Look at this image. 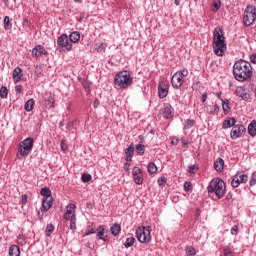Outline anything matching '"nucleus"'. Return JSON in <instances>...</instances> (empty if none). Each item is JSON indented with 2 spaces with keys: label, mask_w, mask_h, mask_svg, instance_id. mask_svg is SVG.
<instances>
[{
  "label": "nucleus",
  "mask_w": 256,
  "mask_h": 256,
  "mask_svg": "<svg viewBox=\"0 0 256 256\" xmlns=\"http://www.w3.org/2000/svg\"><path fill=\"white\" fill-rule=\"evenodd\" d=\"M233 75L236 81H247V79H251L253 77V68L251 67V63L240 59L237 60L233 65Z\"/></svg>",
  "instance_id": "1"
},
{
  "label": "nucleus",
  "mask_w": 256,
  "mask_h": 256,
  "mask_svg": "<svg viewBox=\"0 0 256 256\" xmlns=\"http://www.w3.org/2000/svg\"><path fill=\"white\" fill-rule=\"evenodd\" d=\"M213 49L215 55L223 57L227 51V43H225V35L222 28H215L213 32Z\"/></svg>",
  "instance_id": "2"
},
{
  "label": "nucleus",
  "mask_w": 256,
  "mask_h": 256,
  "mask_svg": "<svg viewBox=\"0 0 256 256\" xmlns=\"http://www.w3.org/2000/svg\"><path fill=\"white\" fill-rule=\"evenodd\" d=\"M207 191L210 194L213 193L216 199H223V197H225V192L227 191V186L225 185V181H223V179L214 178L207 186Z\"/></svg>",
  "instance_id": "3"
},
{
  "label": "nucleus",
  "mask_w": 256,
  "mask_h": 256,
  "mask_svg": "<svg viewBox=\"0 0 256 256\" xmlns=\"http://www.w3.org/2000/svg\"><path fill=\"white\" fill-rule=\"evenodd\" d=\"M114 83L120 89H127L129 85L133 84V78L131 77V74L128 71H121L114 77Z\"/></svg>",
  "instance_id": "4"
},
{
  "label": "nucleus",
  "mask_w": 256,
  "mask_h": 256,
  "mask_svg": "<svg viewBox=\"0 0 256 256\" xmlns=\"http://www.w3.org/2000/svg\"><path fill=\"white\" fill-rule=\"evenodd\" d=\"M77 209V206L73 203H70L66 206V212L64 213V220L70 221V229L71 231L77 230V215L75 214V211Z\"/></svg>",
  "instance_id": "5"
},
{
  "label": "nucleus",
  "mask_w": 256,
  "mask_h": 256,
  "mask_svg": "<svg viewBox=\"0 0 256 256\" xmlns=\"http://www.w3.org/2000/svg\"><path fill=\"white\" fill-rule=\"evenodd\" d=\"M151 226H142L136 229V238L139 243H151Z\"/></svg>",
  "instance_id": "6"
},
{
  "label": "nucleus",
  "mask_w": 256,
  "mask_h": 256,
  "mask_svg": "<svg viewBox=\"0 0 256 256\" xmlns=\"http://www.w3.org/2000/svg\"><path fill=\"white\" fill-rule=\"evenodd\" d=\"M256 20V8L255 6H247L244 11L243 23L245 27H251Z\"/></svg>",
  "instance_id": "7"
},
{
  "label": "nucleus",
  "mask_w": 256,
  "mask_h": 256,
  "mask_svg": "<svg viewBox=\"0 0 256 256\" xmlns=\"http://www.w3.org/2000/svg\"><path fill=\"white\" fill-rule=\"evenodd\" d=\"M35 140L33 138H26L19 144V153L21 157H27L33 151Z\"/></svg>",
  "instance_id": "8"
},
{
  "label": "nucleus",
  "mask_w": 256,
  "mask_h": 256,
  "mask_svg": "<svg viewBox=\"0 0 256 256\" xmlns=\"http://www.w3.org/2000/svg\"><path fill=\"white\" fill-rule=\"evenodd\" d=\"M58 51L63 53L65 51H71L73 49V44L69 42V36L67 34H62L57 39Z\"/></svg>",
  "instance_id": "9"
},
{
  "label": "nucleus",
  "mask_w": 256,
  "mask_h": 256,
  "mask_svg": "<svg viewBox=\"0 0 256 256\" xmlns=\"http://www.w3.org/2000/svg\"><path fill=\"white\" fill-rule=\"evenodd\" d=\"M247 181H249V175L245 174L244 172H237L231 180V187H233V189H237V187H239V185L245 184L247 183Z\"/></svg>",
  "instance_id": "10"
},
{
  "label": "nucleus",
  "mask_w": 256,
  "mask_h": 256,
  "mask_svg": "<svg viewBox=\"0 0 256 256\" xmlns=\"http://www.w3.org/2000/svg\"><path fill=\"white\" fill-rule=\"evenodd\" d=\"M245 131L246 129L243 124H236L230 132V138L235 141L236 139L243 137V135H245Z\"/></svg>",
  "instance_id": "11"
},
{
  "label": "nucleus",
  "mask_w": 256,
  "mask_h": 256,
  "mask_svg": "<svg viewBox=\"0 0 256 256\" xmlns=\"http://www.w3.org/2000/svg\"><path fill=\"white\" fill-rule=\"evenodd\" d=\"M160 114L162 117H164V119H173L175 112L170 104H165L164 108L160 110Z\"/></svg>",
  "instance_id": "12"
},
{
  "label": "nucleus",
  "mask_w": 256,
  "mask_h": 256,
  "mask_svg": "<svg viewBox=\"0 0 256 256\" xmlns=\"http://www.w3.org/2000/svg\"><path fill=\"white\" fill-rule=\"evenodd\" d=\"M132 177L136 185H143V173L141 172V168L134 167L132 170Z\"/></svg>",
  "instance_id": "13"
},
{
  "label": "nucleus",
  "mask_w": 256,
  "mask_h": 256,
  "mask_svg": "<svg viewBox=\"0 0 256 256\" xmlns=\"http://www.w3.org/2000/svg\"><path fill=\"white\" fill-rule=\"evenodd\" d=\"M51 207H53V197L43 198L42 207L40 208L41 213H47Z\"/></svg>",
  "instance_id": "14"
},
{
  "label": "nucleus",
  "mask_w": 256,
  "mask_h": 256,
  "mask_svg": "<svg viewBox=\"0 0 256 256\" xmlns=\"http://www.w3.org/2000/svg\"><path fill=\"white\" fill-rule=\"evenodd\" d=\"M167 95H169V84L162 81L158 86V97H167Z\"/></svg>",
  "instance_id": "15"
},
{
  "label": "nucleus",
  "mask_w": 256,
  "mask_h": 256,
  "mask_svg": "<svg viewBox=\"0 0 256 256\" xmlns=\"http://www.w3.org/2000/svg\"><path fill=\"white\" fill-rule=\"evenodd\" d=\"M183 83H185V80L180 75H178L177 72L174 73L171 78L172 87H174V89H179Z\"/></svg>",
  "instance_id": "16"
},
{
  "label": "nucleus",
  "mask_w": 256,
  "mask_h": 256,
  "mask_svg": "<svg viewBox=\"0 0 256 256\" xmlns=\"http://www.w3.org/2000/svg\"><path fill=\"white\" fill-rule=\"evenodd\" d=\"M107 233L105 225H101L96 229V237L101 241H107V236H104Z\"/></svg>",
  "instance_id": "17"
},
{
  "label": "nucleus",
  "mask_w": 256,
  "mask_h": 256,
  "mask_svg": "<svg viewBox=\"0 0 256 256\" xmlns=\"http://www.w3.org/2000/svg\"><path fill=\"white\" fill-rule=\"evenodd\" d=\"M237 120L233 117H228L224 120L222 124V129H231V127H235L237 124Z\"/></svg>",
  "instance_id": "18"
},
{
  "label": "nucleus",
  "mask_w": 256,
  "mask_h": 256,
  "mask_svg": "<svg viewBox=\"0 0 256 256\" xmlns=\"http://www.w3.org/2000/svg\"><path fill=\"white\" fill-rule=\"evenodd\" d=\"M235 94L237 97H251V94H249V90L246 86H238L236 88Z\"/></svg>",
  "instance_id": "19"
},
{
  "label": "nucleus",
  "mask_w": 256,
  "mask_h": 256,
  "mask_svg": "<svg viewBox=\"0 0 256 256\" xmlns=\"http://www.w3.org/2000/svg\"><path fill=\"white\" fill-rule=\"evenodd\" d=\"M133 153H135V146L133 144H130L129 147L125 150V157L127 163H131L133 159Z\"/></svg>",
  "instance_id": "20"
},
{
  "label": "nucleus",
  "mask_w": 256,
  "mask_h": 256,
  "mask_svg": "<svg viewBox=\"0 0 256 256\" xmlns=\"http://www.w3.org/2000/svg\"><path fill=\"white\" fill-rule=\"evenodd\" d=\"M224 165H225V160H223V158H218V159H216V161L214 162V169H215L218 173H221V171H223Z\"/></svg>",
  "instance_id": "21"
},
{
  "label": "nucleus",
  "mask_w": 256,
  "mask_h": 256,
  "mask_svg": "<svg viewBox=\"0 0 256 256\" xmlns=\"http://www.w3.org/2000/svg\"><path fill=\"white\" fill-rule=\"evenodd\" d=\"M222 101V109L224 115H228L231 112V103L227 99H221Z\"/></svg>",
  "instance_id": "22"
},
{
  "label": "nucleus",
  "mask_w": 256,
  "mask_h": 256,
  "mask_svg": "<svg viewBox=\"0 0 256 256\" xmlns=\"http://www.w3.org/2000/svg\"><path fill=\"white\" fill-rule=\"evenodd\" d=\"M33 107H35V100L33 98L25 102L24 109L27 113H31V111H33Z\"/></svg>",
  "instance_id": "23"
},
{
  "label": "nucleus",
  "mask_w": 256,
  "mask_h": 256,
  "mask_svg": "<svg viewBox=\"0 0 256 256\" xmlns=\"http://www.w3.org/2000/svg\"><path fill=\"white\" fill-rule=\"evenodd\" d=\"M248 134L250 137H255L256 136V121L253 120L249 125H248Z\"/></svg>",
  "instance_id": "24"
},
{
  "label": "nucleus",
  "mask_w": 256,
  "mask_h": 256,
  "mask_svg": "<svg viewBox=\"0 0 256 256\" xmlns=\"http://www.w3.org/2000/svg\"><path fill=\"white\" fill-rule=\"evenodd\" d=\"M21 77H23L22 70L19 67H16L13 70V79H14V81H16V82L21 81Z\"/></svg>",
  "instance_id": "25"
},
{
  "label": "nucleus",
  "mask_w": 256,
  "mask_h": 256,
  "mask_svg": "<svg viewBox=\"0 0 256 256\" xmlns=\"http://www.w3.org/2000/svg\"><path fill=\"white\" fill-rule=\"evenodd\" d=\"M80 39L81 33H79V31H74L69 36V40L71 41V43H77V41H79Z\"/></svg>",
  "instance_id": "26"
},
{
  "label": "nucleus",
  "mask_w": 256,
  "mask_h": 256,
  "mask_svg": "<svg viewBox=\"0 0 256 256\" xmlns=\"http://www.w3.org/2000/svg\"><path fill=\"white\" fill-rule=\"evenodd\" d=\"M9 255L10 256H20L21 255V251L19 250V247L17 245H12L9 248Z\"/></svg>",
  "instance_id": "27"
},
{
  "label": "nucleus",
  "mask_w": 256,
  "mask_h": 256,
  "mask_svg": "<svg viewBox=\"0 0 256 256\" xmlns=\"http://www.w3.org/2000/svg\"><path fill=\"white\" fill-rule=\"evenodd\" d=\"M256 185V172H252L249 180V191L253 193V187Z\"/></svg>",
  "instance_id": "28"
},
{
  "label": "nucleus",
  "mask_w": 256,
  "mask_h": 256,
  "mask_svg": "<svg viewBox=\"0 0 256 256\" xmlns=\"http://www.w3.org/2000/svg\"><path fill=\"white\" fill-rule=\"evenodd\" d=\"M111 234L114 237H117V235H119V233H121V225L119 224H114L111 228H110Z\"/></svg>",
  "instance_id": "29"
},
{
  "label": "nucleus",
  "mask_w": 256,
  "mask_h": 256,
  "mask_svg": "<svg viewBox=\"0 0 256 256\" xmlns=\"http://www.w3.org/2000/svg\"><path fill=\"white\" fill-rule=\"evenodd\" d=\"M224 256H235V248L233 246L229 245L223 249Z\"/></svg>",
  "instance_id": "30"
},
{
  "label": "nucleus",
  "mask_w": 256,
  "mask_h": 256,
  "mask_svg": "<svg viewBox=\"0 0 256 256\" xmlns=\"http://www.w3.org/2000/svg\"><path fill=\"white\" fill-rule=\"evenodd\" d=\"M157 165L155 164V162H150L148 165H147V171L148 173H150V175H153L155 174V172L157 171Z\"/></svg>",
  "instance_id": "31"
},
{
  "label": "nucleus",
  "mask_w": 256,
  "mask_h": 256,
  "mask_svg": "<svg viewBox=\"0 0 256 256\" xmlns=\"http://www.w3.org/2000/svg\"><path fill=\"white\" fill-rule=\"evenodd\" d=\"M53 103H55V98L54 97L46 98L43 101L44 107H46V109H51V106L53 105Z\"/></svg>",
  "instance_id": "32"
},
{
  "label": "nucleus",
  "mask_w": 256,
  "mask_h": 256,
  "mask_svg": "<svg viewBox=\"0 0 256 256\" xmlns=\"http://www.w3.org/2000/svg\"><path fill=\"white\" fill-rule=\"evenodd\" d=\"M40 195H42V197H44V199H47V197H53L51 195V189L44 187L40 190Z\"/></svg>",
  "instance_id": "33"
},
{
  "label": "nucleus",
  "mask_w": 256,
  "mask_h": 256,
  "mask_svg": "<svg viewBox=\"0 0 256 256\" xmlns=\"http://www.w3.org/2000/svg\"><path fill=\"white\" fill-rule=\"evenodd\" d=\"M133 245H135V237L131 236L126 239V241L124 243V247L126 249H129V247H133Z\"/></svg>",
  "instance_id": "34"
},
{
  "label": "nucleus",
  "mask_w": 256,
  "mask_h": 256,
  "mask_svg": "<svg viewBox=\"0 0 256 256\" xmlns=\"http://www.w3.org/2000/svg\"><path fill=\"white\" fill-rule=\"evenodd\" d=\"M54 231H55V226H53V224H48L45 230L46 237H51Z\"/></svg>",
  "instance_id": "35"
},
{
  "label": "nucleus",
  "mask_w": 256,
  "mask_h": 256,
  "mask_svg": "<svg viewBox=\"0 0 256 256\" xmlns=\"http://www.w3.org/2000/svg\"><path fill=\"white\" fill-rule=\"evenodd\" d=\"M11 27H13V25L11 24V19L9 18V16H5L4 17V29H6V31H9V29H11Z\"/></svg>",
  "instance_id": "36"
},
{
  "label": "nucleus",
  "mask_w": 256,
  "mask_h": 256,
  "mask_svg": "<svg viewBox=\"0 0 256 256\" xmlns=\"http://www.w3.org/2000/svg\"><path fill=\"white\" fill-rule=\"evenodd\" d=\"M91 179H93V176H91V174H88V173H83L81 176L82 183H89Z\"/></svg>",
  "instance_id": "37"
},
{
  "label": "nucleus",
  "mask_w": 256,
  "mask_h": 256,
  "mask_svg": "<svg viewBox=\"0 0 256 256\" xmlns=\"http://www.w3.org/2000/svg\"><path fill=\"white\" fill-rule=\"evenodd\" d=\"M136 151H137L138 155H145V145L137 144Z\"/></svg>",
  "instance_id": "38"
},
{
  "label": "nucleus",
  "mask_w": 256,
  "mask_h": 256,
  "mask_svg": "<svg viewBox=\"0 0 256 256\" xmlns=\"http://www.w3.org/2000/svg\"><path fill=\"white\" fill-rule=\"evenodd\" d=\"M219 105H217V104H215L214 106H212L211 108H210V112H209V114L210 115H219Z\"/></svg>",
  "instance_id": "39"
},
{
  "label": "nucleus",
  "mask_w": 256,
  "mask_h": 256,
  "mask_svg": "<svg viewBox=\"0 0 256 256\" xmlns=\"http://www.w3.org/2000/svg\"><path fill=\"white\" fill-rule=\"evenodd\" d=\"M196 95H201V97H207V92L203 86H199L198 90H195Z\"/></svg>",
  "instance_id": "40"
},
{
  "label": "nucleus",
  "mask_w": 256,
  "mask_h": 256,
  "mask_svg": "<svg viewBox=\"0 0 256 256\" xmlns=\"http://www.w3.org/2000/svg\"><path fill=\"white\" fill-rule=\"evenodd\" d=\"M197 171H199V167L197 165L188 166V173H190L191 175H195Z\"/></svg>",
  "instance_id": "41"
},
{
  "label": "nucleus",
  "mask_w": 256,
  "mask_h": 256,
  "mask_svg": "<svg viewBox=\"0 0 256 256\" xmlns=\"http://www.w3.org/2000/svg\"><path fill=\"white\" fill-rule=\"evenodd\" d=\"M36 48H37L39 55H49L47 50H45V47H43L41 45H37Z\"/></svg>",
  "instance_id": "42"
},
{
  "label": "nucleus",
  "mask_w": 256,
  "mask_h": 256,
  "mask_svg": "<svg viewBox=\"0 0 256 256\" xmlns=\"http://www.w3.org/2000/svg\"><path fill=\"white\" fill-rule=\"evenodd\" d=\"M9 95V90L7 89V87L2 86L0 88V97H7Z\"/></svg>",
  "instance_id": "43"
},
{
  "label": "nucleus",
  "mask_w": 256,
  "mask_h": 256,
  "mask_svg": "<svg viewBox=\"0 0 256 256\" xmlns=\"http://www.w3.org/2000/svg\"><path fill=\"white\" fill-rule=\"evenodd\" d=\"M17 241L19 245H26L27 241H25V236L23 234H19L17 237Z\"/></svg>",
  "instance_id": "44"
},
{
  "label": "nucleus",
  "mask_w": 256,
  "mask_h": 256,
  "mask_svg": "<svg viewBox=\"0 0 256 256\" xmlns=\"http://www.w3.org/2000/svg\"><path fill=\"white\" fill-rule=\"evenodd\" d=\"M195 125V120L187 119L186 124L184 125V129H191Z\"/></svg>",
  "instance_id": "45"
},
{
  "label": "nucleus",
  "mask_w": 256,
  "mask_h": 256,
  "mask_svg": "<svg viewBox=\"0 0 256 256\" xmlns=\"http://www.w3.org/2000/svg\"><path fill=\"white\" fill-rule=\"evenodd\" d=\"M157 183H158L159 187H165V185L167 183V178L160 177V178H158Z\"/></svg>",
  "instance_id": "46"
},
{
  "label": "nucleus",
  "mask_w": 256,
  "mask_h": 256,
  "mask_svg": "<svg viewBox=\"0 0 256 256\" xmlns=\"http://www.w3.org/2000/svg\"><path fill=\"white\" fill-rule=\"evenodd\" d=\"M187 255L193 256L196 255L197 251L192 246L186 248Z\"/></svg>",
  "instance_id": "47"
},
{
  "label": "nucleus",
  "mask_w": 256,
  "mask_h": 256,
  "mask_svg": "<svg viewBox=\"0 0 256 256\" xmlns=\"http://www.w3.org/2000/svg\"><path fill=\"white\" fill-rule=\"evenodd\" d=\"M214 11H219L221 9V0H213Z\"/></svg>",
  "instance_id": "48"
},
{
  "label": "nucleus",
  "mask_w": 256,
  "mask_h": 256,
  "mask_svg": "<svg viewBox=\"0 0 256 256\" xmlns=\"http://www.w3.org/2000/svg\"><path fill=\"white\" fill-rule=\"evenodd\" d=\"M230 233L231 235H237V233H239V226L238 225L232 226Z\"/></svg>",
  "instance_id": "49"
},
{
  "label": "nucleus",
  "mask_w": 256,
  "mask_h": 256,
  "mask_svg": "<svg viewBox=\"0 0 256 256\" xmlns=\"http://www.w3.org/2000/svg\"><path fill=\"white\" fill-rule=\"evenodd\" d=\"M94 233H96L95 229L93 228H87L85 234L83 235V237H87L89 235H94Z\"/></svg>",
  "instance_id": "50"
},
{
  "label": "nucleus",
  "mask_w": 256,
  "mask_h": 256,
  "mask_svg": "<svg viewBox=\"0 0 256 256\" xmlns=\"http://www.w3.org/2000/svg\"><path fill=\"white\" fill-rule=\"evenodd\" d=\"M180 141H181L183 147H186V148L189 147V139H187V138H185V137H182V138L180 139Z\"/></svg>",
  "instance_id": "51"
},
{
  "label": "nucleus",
  "mask_w": 256,
  "mask_h": 256,
  "mask_svg": "<svg viewBox=\"0 0 256 256\" xmlns=\"http://www.w3.org/2000/svg\"><path fill=\"white\" fill-rule=\"evenodd\" d=\"M176 74H178L183 79V77H187V75H189V72L187 70H182L176 72Z\"/></svg>",
  "instance_id": "52"
},
{
  "label": "nucleus",
  "mask_w": 256,
  "mask_h": 256,
  "mask_svg": "<svg viewBox=\"0 0 256 256\" xmlns=\"http://www.w3.org/2000/svg\"><path fill=\"white\" fill-rule=\"evenodd\" d=\"M95 49H96V51H98V53H101V51H105V46L103 45V43L102 44H100V45H95Z\"/></svg>",
  "instance_id": "53"
},
{
  "label": "nucleus",
  "mask_w": 256,
  "mask_h": 256,
  "mask_svg": "<svg viewBox=\"0 0 256 256\" xmlns=\"http://www.w3.org/2000/svg\"><path fill=\"white\" fill-rule=\"evenodd\" d=\"M184 191H191V182L184 183Z\"/></svg>",
  "instance_id": "54"
},
{
  "label": "nucleus",
  "mask_w": 256,
  "mask_h": 256,
  "mask_svg": "<svg viewBox=\"0 0 256 256\" xmlns=\"http://www.w3.org/2000/svg\"><path fill=\"white\" fill-rule=\"evenodd\" d=\"M20 201H21L22 205H25L27 203V195H25V194L22 195Z\"/></svg>",
  "instance_id": "55"
},
{
  "label": "nucleus",
  "mask_w": 256,
  "mask_h": 256,
  "mask_svg": "<svg viewBox=\"0 0 256 256\" xmlns=\"http://www.w3.org/2000/svg\"><path fill=\"white\" fill-rule=\"evenodd\" d=\"M250 61H251V63H253L254 65H256V54L250 55Z\"/></svg>",
  "instance_id": "56"
},
{
  "label": "nucleus",
  "mask_w": 256,
  "mask_h": 256,
  "mask_svg": "<svg viewBox=\"0 0 256 256\" xmlns=\"http://www.w3.org/2000/svg\"><path fill=\"white\" fill-rule=\"evenodd\" d=\"M22 89H23V87L21 86V85H17L16 87H15V91H16V95H19V93L22 91Z\"/></svg>",
  "instance_id": "57"
},
{
  "label": "nucleus",
  "mask_w": 256,
  "mask_h": 256,
  "mask_svg": "<svg viewBox=\"0 0 256 256\" xmlns=\"http://www.w3.org/2000/svg\"><path fill=\"white\" fill-rule=\"evenodd\" d=\"M61 149L62 151H67V145H65V142H61Z\"/></svg>",
  "instance_id": "58"
},
{
  "label": "nucleus",
  "mask_w": 256,
  "mask_h": 256,
  "mask_svg": "<svg viewBox=\"0 0 256 256\" xmlns=\"http://www.w3.org/2000/svg\"><path fill=\"white\" fill-rule=\"evenodd\" d=\"M37 53H39V51L37 50V46L35 48H33L32 50V55L37 57Z\"/></svg>",
  "instance_id": "59"
},
{
  "label": "nucleus",
  "mask_w": 256,
  "mask_h": 256,
  "mask_svg": "<svg viewBox=\"0 0 256 256\" xmlns=\"http://www.w3.org/2000/svg\"><path fill=\"white\" fill-rule=\"evenodd\" d=\"M99 107V99H95L94 101V109H97Z\"/></svg>",
  "instance_id": "60"
},
{
  "label": "nucleus",
  "mask_w": 256,
  "mask_h": 256,
  "mask_svg": "<svg viewBox=\"0 0 256 256\" xmlns=\"http://www.w3.org/2000/svg\"><path fill=\"white\" fill-rule=\"evenodd\" d=\"M172 145H179V140L177 138L173 139Z\"/></svg>",
  "instance_id": "61"
},
{
  "label": "nucleus",
  "mask_w": 256,
  "mask_h": 256,
  "mask_svg": "<svg viewBox=\"0 0 256 256\" xmlns=\"http://www.w3.org/2000/svg\"><path fill=\"white\" fill-rule=\"evenodd\" d=\"M23 25L26 26V27H29V20L28 19H24Z\"/></svg>",
  "instance_id": "62"
},
{
  "label": "nucleus",
  "mask_w": 256,
  "mask_h": 256,
  "mask_svg": "<svg viewBox=\"0 0 256 256\" xmlns=\"http://www.w3.org/2000/svg\"><path fill=\"white\" fill-rule=\"evenodd\" d=\"M227 201H230V199H233V195L231 193L226 195Z\"/></svg>",
  "instance_id": "63"
},
{
  "label": "nucleus",
  "mask_w": 256,
  "mask_h": 256,
  "mask_svg": "<svg viewBox=\"0 0 256 256\" xmlns=\"http://www.w3.org/2000/svg\"><path fill=\"white\" fill-rule=\"evenodd\" d=\"M124 169H125L126 171H129V162H127V163L124 165Z\"/></svg>",
  "instance_id": "64"
}]
</instances>
